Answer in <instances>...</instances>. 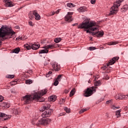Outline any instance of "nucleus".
<instances>
[{
    "instance_id": "f257e3e1",
    "label": "nucleus",
    "mask_w": 128,
    "mask_h": 128,
    "mask_svg": "<svg viewBox=\"0 0 128 128\" xmlns=\"http://www.w3.org/2000/svg\"><path fill=\"white\" fill-rule=\"evenodd\" d=\"M46 92H48V90H42L40 92L36 93L33 98L32 96L26 95L22 98V100L24 104H28L32 100H35L40 102H44V98H42V96L46 94Z\"/></svg>"
},
{
    "instance_id": "f03ea898",
    "label": "nucleus",
    "mask_w": 128,
    "mask_h": 128,
    "mask_svg": "<svg viewBox=\"0 0 128 128\" xmlns=\"http://www.w3.org/2000/svg\"><path fill=\"white\" fill-rule=\"evenodd\" d=\"M78 28H84L85 32H86V34H88V32H90V30H92L93 32L96 30L98 28V26L96 22L86 21L80 24Z\"/></svg>"
},
{
    "instance_id": "7ed1b4c3",
    "label": "nucleus",
    "mask_w": 128,
    "mask_h": 128,
    "mask_svg": "<svg viewBox=\"0 0 128 128\" xmlns=\"http://www.w3.org/2000/svg\"><path fill=\"white\" fill-rule=\"evenodd\" d=\"M14 34V32L10 31L8 26H2L0 28V46L2 45V41L10 40Z\"/></svg>"
},
{
    "instance_id": "20e7f679",
    "label": "nucleus",
    "mask_w": 128,
    "mask_h": 128,
    "mask_svg": "<svg viewBox=\"0 0 128 128\" xmlns=\"http://www.w3.org/2000/svg\"><path fill=\"white\" fill-rule=\"evenodd\" d=\"M50 122V119L42 118L40 120H34L32 121V124L33 126H40L48 124Z\"/></svg>"
},
{
    "instance_id": "39448f33",
    "label": "nucleus",
    "mask_w": 128,
    "mask_h": 128,
    "mask_svg": "<svg viewBox=\"0 0 128 128\" xmlns=\"http://www.w3.org/2000/svg\"><path fill=\"white\" fill-rule=\"evenodd\" d=\"M124 0H117L114 3V6L110 9V12L108 14L109 16H114L118 12V6H120V4Z\"/></svg>"
},
{
    "instance_id": "423d86ee",
    "label": "nucleus",
    "mask_w": 128,
    "mask_h": 128,
    "mask_svg": "<svg viewBox=\"0 0 128 128\" xmlns=\"http://www.w3.org/2000/svg\"><path fill=\"white\" fill-rule=\"evenodd\" d=\"M50 104H46L44 105V110L42 111V118H49V116H50V114H52V110H50Z\"/></svg>"
},
{
    "instance_id": "0eeeda50",
    "label": "nucleus",
    "mask_w": 128,
    "mask_h": 128,
    "mask_svg": "<svg viewBox=\"0 0 128 128\" xmlns=\"http://www.w3.org/2000/svg\"><path fill=\"white\" fill-rule=\"evenodd\" d=\"M96 88H98V87H91L90 88H87L84 91V96L86 98L94 94V92H96Z\"/></svg>"
},
{
    "instance_id": "6e6552de",
    "label": "nucleus",
    "mask_w": 128,
    "mask_h": 128,
    "mask_svg": "<svg viewBox=\"0 0 128 128\" xmlns=\"http://www.w3.org/2000/svg\"><path fill=\"white\" fill-rule=\"evenodd\" d=\"M56 48V44H50V45H47L43 47V48H44V50H40L39 51V54H48V49L50 48Z\"/></svg>"
},
{
    "instance_id": "1a4fd4ad",
    "label": "nucleus",
    "mask_w": 128,
    "mask_h": 128,
    "mask_svg": "<svg viewBox=\"0 0 128 128\" xmlns=\"http://www.w3.org/2000/svg\"><path fill=\"white\" fill-rule=\"evenodd\" d=\"M40 44H32L31 46L30 45L26 46L25 48H27V50H38L40 48Z\"/></svg>"
},
{
    "instance_id": "9d476101",
    "label": "nucleus",
    "mask_w": 128,
    "mask_h": 128,
    "mask_svg": "<svg viewBox=\"0 0 128 128\" xmlns=\"http://www.w3.org/2000/svg\"><path fill=\"white\" fill-rule=\"evenodd\" d=\"M119 58L118 57H114L111 60H110V62L108 64L107 66H104L103 68L102 69L104 70H106V68L108 66H112V64H114L116 60H118Z\"/></svg>"
},
{
    "instance_id": "9b49d317",
    "label": "nucleus",
    "mask_w": 128,
    "mask_h": 128,
    "mask_svg": "<svg viewBox=\"0 0 128 128\" xmlns=\"http://www.w3.org/2000/svg\"><path fill=\"white\" fill-rule=\"evenodd\" d=\"M72 14L73 13L72 12H68V14L65 16V20H66V22H72Z\"/></svg>"
},
{
    "instance_id": "f8f14e48",
    "label": "nucleus",
    "mask_w": 128,
    "mask_h": 128,
    "mask_svg": "<svg viewBox=\"0 0 128 128\" xmlns=\"http://www.w3.org/2000/svg\"><path fill=\"white\" fill-rule=\"evenodd\" d=\"M0 118H2V120H6L8 118H10L11 116L10 115H7L4 113L0 112Z\"/></svg>"
},
{
    "instance_id": "ddd939ff",
    "label": "nucleus",
    "mask_w": 128,
    "mask_h": 128,
    "mask_svg": "<svg viewBox=\"0 0 128 128\" xmlns=\"http://www.w3.org/2000/svg\"><path fill=\"white\" fill-rule=\"evenodd\" d=\"M33 16H35V20H40V14L38 13V10H34L32 12Z\"/></svg>"
},
{
    "instance_id": "4468645a",
    "label": "nucleus",
    "mask_w": 128,
    "mask_h": 128,
    "mask_svg": "<svg viewBox=\"0 0 128 128\" xmlns=\"http://www.w3.org/2000/svg\"><path fill=\"white\" fill-rule=\"evenodd\" d=\"M92 36H96L98 38H102L104 36V32H91Z\"/></svg>"
},
{
    "instance_id": "2eb2a0df",
    "label": "nucleus",
    "mask_w": 128,
    "mask_h": 128,
    "mask_svg": "<svg viewBox=\"0 0 128 128\" xmlns=\"http://www.w3.org/2000/svg\"><path fill=\"white\" fill-rule=\"evenodd\" d=\"M5 4H6V6H8L12 8V6H14V3L12 1H9L8 0H4Z\"/></svg>"
},
{
    "instance_id": "dca6fc26",
    "label": "nucleus",
    "mask_w": 128,
    "mask_h": 128,
    "mask_svg": "<svg viewBox=\"0 0 128 128\" xmlns=\"http://www.w3.org/2000/svg\"><path fill=\"white\" fill-rule=\"evenodd\" d=\"M52 67L53 68L54 70H56V72H58V70H60V66L57 63H54L53 64Z\"/></svg>"
},
{
    "instance_id": "f3484780",
    "label": "nucleus",
    "mask_w": 128,
    "mask_h": 128,
    "mask_svg": "<svg viewBox=\"0 0 128 128\" xmlns=\"http://www.w3.org/2000/svg\"><path fill=\"white\" fill-rule=\"evenodd\" d=\"M128 10V5H124V6H123V8H122L120 9V11L122 12H126Z\"/></svg>"
},
{
    "instance_id": "a211bd4d",
    "label": "nucleus",
    "mask_w": 128,
    "mask_h": 128,
    "mask_svg": "<svg viewBox=\"0 0 128 128\" xmlns=\"http://www.w3.org/2000/svg\"><path fill=\"white\" fill-rule=\"evenodd\" d=\"M78 12H84L86 11V6H82L78 9Z\"/></svg>"
},
{
    "instance_id": "6ab92c4d",
    "label": "nucleus",
    "mask_w": 128,
    "mask_h": 128,
    "mask_svg": "<svg viewBox=\"0 0 128 128\" xmlns=\"http://www.w3.org/2000/svg\"><path fill=\"white\" fill-rule=\"evenodd\" d=\"M2 106L5 108H10V104L6 102H2Z\"/></svg>"
},
{
    "instance_id": "aec40b11",
    "label": "nucleus",
    "mask_w": 128,
    "mask_h": 128,
    "mask_svg": "<svg viewBox=\"0 0 128 128\" xmlns=\"http://www.w3.org/2000/svg\"><path fill=\"white\" fill-rule=\"evenodd\" d=\"M118 44V41H114L108 43V46H114Z\"/></svg>"
},
{
    "instance_id": "412c9836",
    "label": "nucleus",
    "mask_w": 128,
    "mask_h": 128,
    "mask_svg": "<svg viewBox=\"0 0 128 128\" xmlns=\"http://www.w3.org/2000/svg\"><path fill=\"white\" fill-rule=\"evenodd\" d=\"M125 96H122H122H120V94H118L116 96V100H122V98H124Z\"/></svg>"
},
{
    "instance_id": "4be33fe9",
    "label": "nucleus",
    "mask_w": 128,
    "mask_h": 128,
    "mask_svg": "<svg viewBox=\"0 0 128 128\" xmlns=\"http://www.w3.org/2000/svg\"><path fill=\"white\" fill-rule=\"evenodd\" d=\"M20 50V48H18L13 50V52H14V54H18Z\"/></svg>"
},
{
    "instance_id": "5701e85b",
    "label": "nucleus",
    "mask_w": 128,
    "mask_h": 128,
    "mask_svg": "<svg viewBox=\"0 0 128 128\" xmlns=\"http://www.w3.org/2000/svg\"><path fill=\"white\" fill-rule=\"evenodd\" d=\"M56 100V95H53L52 96H50V100H52V102H54Z\"/></svg>"
},
{
    "instance_id": "b1692460",
    "label": "nucleus",
    "mask_w": 128,
    "mask_h": 128,
    "mask_svg": "<svg viewBox=\"0 0 128 128\" xmlns=\"http://www.w3.org/2000/svg\"><path fill=\"white\" fill-rule=\"evenodd\" d=\"M67 6H68V8H74L76 5L72 4V3H68Z\"/></svg>"
},
{
    "instance_id": "393cba45",
    "label": "nucleus",
    "mask_w": 128,
    "mask_h": 128,
    "mask_svg": "<svg viewBox=\"0 0 128 128\" xmlns=\"http://www.w3.org/2000/svg\"><path fill=\"white\" fill-rule=\"evenodd\" d=\"M74 90H76V89H74V88H73L71 90V92H70V96H74V93L76 92Z\"/></svg>"
},
{
    "instance_id": "a878e982",
    "label": "nucleus",
    "mask_w": 128,
    "mask_h": 128,
    "mask_svg": "<svg viewBox=\"0 0 128 128\" xmlns=\"http://www.w3.org/2000/svg\"><path fill=\"white\" fill-rule=\"evenodd\" d=\"M94 84L96 86H100V81L98 80Z\"/></svg>"
},
{
    "instance_id": "bb28decb",
    "label": "nucleus",
    "mask_w": 128,
    "mask_h": 128,
    "mask_svg": "<svg viewBox=\"0 0 128 128\" xmlns=\"http://www.w3.org/2000/svg\"><path fill=\"white\" fill-rule=\"evenodd\" d=\"M62 40V38H56L54 40V42L58 44V42H60Z\"/></svg>"
},
{
    "instance_id": "cd10ccee",
    "label": "nucleus",
    "mask_w": 128,
    "mask_h": 128,
    "mask_svg": "<svg viewBox=\"0 0 128 128\" xmlns=\"http://www.w3.org/2000/svg\"><path fill=\"white\" fill-rule=\"evenodd\" d=\"M59 12H60V10H57V11L52 12V14H50L49 16H54V14H58Z\"/></svg>"
},
{
    "instance_id": "c85d7f7f",
    "label": "nucleus",
    "mask_w": 128,
    "mask_h": 128,
    "mask_svg": "<svg viewBox=\"0 0 128 128\" xmlns=\"http://www.w3.org/2000/svg\"><path fill=\"white\" fill-rule=\"evenodd\" d=\"M62 75L60 74V75L58 76L56 80H57L59 82H60V80H62Z\"/></svg>"
},
{
    "instance_id": "c756f323",
    "label": "nucleus",
    "mask_w": 128,
    "mask_h": 128,
    "mask_svg": "<svg viewBox=\"0 0 128 128\" xmlns=\"http://www.w3.org/2000/svg\"><path fill=\"white\" fill-rule=\"evenodd\" d=\"M32 80H27L26 81V83L27 84H32Z\"/></svg>"
},
{
    "instance_id": "7c9ffc66",
    "label": "nucleus",
    "mask_w": 128,
    "mask_h": 128,
    "mask_svg": "<svg viewBox=\"0 0 128 128\" xmlns=\"http://www.w3.org/2000/svg\"><path fill=\"white\" fill-rule=\"evenodd\" d=\"M120 112H122L121 110H118L116 111V116H120Z\"/></svg>"
},
{
    "instance_id": "2f4dec72",
    "label": "nucleus",
    "mask_w": 128,
    "mask_h": 128,
    "mask_svg": "<svg viewBox=\"0 0 128 128\" xmlns=\"http://www.w3.org/2000/svg\"><path fill=\"white\" fill-rule=\"evenodd\" d=\"M111 108H112V110H116V108H117L118 110V108H120V106H114V105H112L111 107Z\"/></svg>"
},
{
    "instance_id": "473e14b6",
    "label": "nucleus",
    "mask_w": 128,
    "mask_h": 128,
    "mask_svg": "<svg viewBox=\"0 0 128 128\" xmlns=\"http://www.w3.org/2000/svg\"><path fill=\"white\" fill-rule=\"evenodd\" d=\"M104 80H108L110 79V76H108L107 74H104Z\"/></svg>"
},
{
    "instance_id": "72a5a7b5",
    "label": "nucleus",
    "mask_w": 128,
    "mask_h": 128,
    "mask_svg": "<svg viewBox=\"0 0 128 128\" xmlns=\"http://www.w3.org/2000/svg\"><path fill=\"white\" fill-rule=\"evenodd\" d=\"M70 108H64V110H65V112H67L68 114H70Z\"/></svg>"
},
{
    "instance_id": "f704fd0d",
    "label": "nucleus",
    "mask_w": 128,
    "mask_h": 128,
    "mask_svg": "<svg viewBox=\"0 0 128 128\" xmlns=\"http://www.w3.org/2000/svg\"><path fill=\"white\" fill-rule=\"evenodd\" d=\"M86 111V109H82L81 110L79 114H84V112Z\"/></svg>"
},
{
    "instance_id": "c9c22d12",
    "label": "nucleus",
    "mask_w": 128,
    "mask_h": 128,
    "mask_svg": "<svg viewBox=\"0 0 128 128\" xmlns=\"http://www.w3.org/2000/svg\"><path fill=\"white\" fill-rule=\"evenodd\" d=\"M15 113L16 114H20V109H16L15 110Z\"/></svg>"
},
{
    "instance_id": "e433bc0d",
    "label": "nucleus",
    "mask_w": 128,
    "mask_h": 128,
    "mask_svg": "<svg viewBox=\"0 0 128 128\" xmlns=\"http://www.w3.org/2000/svg\"><path fill=\"white\" fill-rule=\"evenodd\" d=\"M58 80H57L56 79L55 80L54 82V86H58Z\"/></svg>"
},
{
    "instance_id": "4c0bfd02",
    "label": "nucleus",
    "mask_w": 128,
    "mask_h": 128,
    "mask_svg": "<svg viewBox=\"0 0 128 128\" xmlns=\"http://www.w3.org/2000/svg\"><path fill=\"white\" fill-rule=\"evenodd\" d=\"M89 50H96V47L90 46L88 48Z\"/></svg>"
},
{
    "instance_id": "58836bf2",
    "label": "nucleus",
    "mask_w": 128,
    "mask_h": 128,
    "mask_svg": "<svg viewBox=\"0 0 128 128\" xmlns=\"http://www.w3.org/2000/svg\"><path fill=\"white\" fill-rule=\"evenodd\" d=\"M8 78H14V75H8Z\"/></svg>"
},
{
    "instance_id": "ea45409f",
    "label": "nucleus",
    "mask_w": 128,
    "mask_h": 128,
    "mask_svg": "<svg viewBox=\"0 0 128 128\" xmlns=\"http://www.w3.org/2000/svg\"><path fill=\"white\" fill-rule=\"evenodd\" d=\"M28 25L30 26H34V23L32 22L31 21H30L28 22Z\"/></svg>"
},
{
    "instance_id": "a19ab883",
    "label": "nucleus",
    "mask_w": 128,
    "mask_h": 128,
    "mask_svg": "<svg viewBox=\"0 0 128 128\" xmlns=\"http://www.w3.org/2000/svg\"><path fill=\"white\" fill-rule=\"evenodd\" d=\"M90 2L92 4H96V0H91Z\"/></svg>"
},
{
    "instance_id": "79ce46f5",
    "label": "nucleus",
    "mask_w": 128,
    "mask_h": 128,
    "mask_svg": "<svg viewBox=\"0 0 128 128\" xmlns=\"http://www.w3.org/2000/svg\"><path fill=\"white\" fill-rule=\"evenodd\" d=\"M112 102V100H108V101L106 102V104H110V102Z\"/></svg>"
},
{
    "instance_id": "37998d69",
    "label": "nucleus",
    "mask_w": 128,
    "mask_h": 128,
    "mask_svg": "<svg viewBox=\"0 0 128 128\" xmlns=\"http://www.w3.org/2000/svg\"><path fill=\"white\" fill-rule=\"evenodd\" d=\"M3 100H4V97H2V96H0V102H2Z\"/></svg>"
},
{
    "instance_id": "c03bdc74",
    "label": "nucleus",
    "mask_w": 128,
    "mask_h": 128,
    "mask_svg": "<svg viewBox=\"0 0 128 128\" xmlns=\"http://www.w3.org/2000/svg\"><path fill=\"white\" fill-rule=\"evenodd\" d=\"M68 92H70L68 90H66L64 92L65 94H68Z\"/></svg>"
},
{
    "instance_id": "a18cd8bd",
    "label": "nucleus",
    "mask_w": 128,
    "mask_h": 128,
    "mask_svg": "<svg viewBox=\"0 0 128 128\" xmlns=\"http://www.w3.org/2000/svg\"><path fill=\"white\" fill-rule=\"evenodd\" d=\"M110 72V70L108 69L106 71V72Z\"/></svg>"
},
{
    "instance_id": "49530a36",
    "label": "nucleus",
    "mask_w": 128,
    "mask_h": 128,
    "mask_svg": "<svg viewBox=\"0 0 128 128\" xmlns=\"http://www.w3.org/2000/svg\"><path fill=\"white\" fill-rule=\"evenodd\" d=\"M52 74V72L50 71L48 72V74H49L50 76H51Z\"/></svg>"
},
{
    "instance_id": "de8ad7c7",
    "label": "nucleus",
    "mask_w": 128,
    "mask_h": 128,
    "mask_svg": "<svg viewBox=\"0 0 128 128\" xmlns=\"http://www.w3.org/2000/svg\"><path fill=\"white\" fill-rule=\"evenodd\" d=\"M49 76H50V74H46V78H49Z\"/></svg>"
},
{
    "instance_id": "09e8293b",
    "label": "nucleus",
    "mask_w": 128,
    "mask_h": 128,
    "mask_svg": "<svg viewBox=\"0 0 128 128\" xmlns=\"http://www.w3.org/2000/svg\"><path fill=\"white\" fill-rule=\"evenodd\" d=\"M66 102V100L64 99H62V102L64 103Z\"/></svg>"
},
{
    "instance_id": "8fccbe9b",
    "label": "nucleus",
    "mask_w": 128,
    "mask_h": 128,
    "mask_svg": "<svg viewBox=\"0 0 128 128\" xmlns=\"http://www.w3.org/2000/svg\"><path fill=\"white\" fill-rule=\"evenodd\" d=\"M78 26V24H73V26Z\"/></svg>"
},
{
    "instance_id": "3c124183",
    "label": "nucleus",
    "mask_w": 128,
    "mask_h": 128,
    "mask_svg": "<svg viewBox=\"0 0 128 128\" xmlns=\"http://www.w3.org/2000/svg\"><path fill=\"white\" fill-rule=\"evenodd\" d=\"M20 40H22V36L20 37Z\"/></svg>"
},
{
    "instance_id": "603ef678",
    "label": "nucleus",
    "mask_w": 128,
    "mask_h": 128,
    "mask_svg": "<svg viewBox=\"0 0 128 128\" xmlns=\"http://www.w3.org/2000/svg\"><path fill=\"white\" fill-rule=\"evenodd\" d=\"M16 40H20V36L19 37H18L16 38Z\"/></svg>"
},
{
    "instance_id": "864d4df0",
    "label": "nucleus",
    "mask_w": 128,
    "mask_h": 128,
    "mask_svg": "<svg viewBox=\"0 0 128 128\" xmlns=\"http://www.w3.org/2000/svg\"><path fill=\"white\" fill-rule=\"evenodd\" d=\"M88 82L89 84H90V80H89V81Z\"/></svg>"
},
{
    "instance_id": "5fc2aeb1",
    "label": "nucleus",
    "mask_w": 128,
    "mask_h": 128,
    "mask_svg": "<svg viewBox=\"0 0 128 128\" xmlns=\"http://www.w3.org/2000/svg\"><path fill=\"white\" fill-rule=\"evenodd\" d=\"M12 92H13V94H14V92L11 91Z\"/></svg>"
},
{
    "instance_id": "6e6d98bb",
    "label": "nucleus",
    "mask_w": 128,
    "mask_h": 128,
    "mask_svg": "<svg viewBox=\"0 0 128 128\" xmlns=\"http://www.w3.org/2000/svg\"><path fill=\"white\" fill-rule=\"evenodd\" d=\"M16 28H18V26H16Z\"/></svg>"
},
{
    "instance_id": "4d7b16f0",
    "label": "nucleus",
    "mask_w": 128,
    "mask_h": 128,
    "mask_svg": "<svg viewBox=\"0 0 128 128\" xmlns=\"http://www.w3.org/2000/svg\"><path fill=\"white\" fill-rule=\"evenodd\" d=\"M64 114H60V116H63Z\"/></svg>"
}]
</instances>
